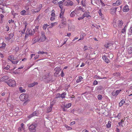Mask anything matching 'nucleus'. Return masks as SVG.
Returning <instances> with one entry per match:
<instances>
[{"instance_id": "obj_63", "label": "nucleus", "mask_w": 132, "mask_h": 132, "mask_svg": "<svg viewBox=\"0 0 132 132\" xmlns=\"http://www.w3.org/2000/svg\"><path fill=\"white\" fill-rule=\"evenodd\" d=\"M126 31V30L125 29H122V31H121V32L122 33H124Z\"/></svg>"}, {"instance_id": "obj_1", "label": "nucleus", "mask_w": 132, "mask_h": 132, "mask_svg": "<svg viewBox=\"0 0 132 132\" xmlns=\"http://www.w3.org/2000/svg\"><path fill=\"white\" fill-rule=\"evenodd\" d=\"M28 97V95L25 94H21L19 98L21 101H24L25 100L23 103L24 105L26 104V103L28 102V100H27Z\"/></svg>"}, {"instance_id": "obj_7", "label": "nucleus", "mask_w": 132, "mask_h": 132, "mask_svg": "<svg viewBox=\"0 0 132 132\" xmlns=\"http://www.w3.org/2000/svg\"><path fill=\"white\" fill-rule=\"evenodd\" d=\"M64 4L67 6H72L73 5V3L71 1L68 0L64 3Z\"/></svg>"}, {"instance_id": "obj_22", "label": "nucleus", "mask_w": 132, "mask_h": 132, "mask_svg": "<svg viewBox=\"0 0 132 132\" xmlns=\"http://www.w3.org/2000/svg\"><path fill=\"white\" fill-rule=\"evenodd\" d=\"M110 11L111 13V14H113L116 13V10L115 9V8H113V9H111Z\"/></svg>"}, {"instance_id": "obj_14", "label": "nucleus", "mask_w": 132, "mask_h": 132, "mask_svg": "<svg viewBox=\"0 0 132 132\" xmlns=\"http://www.w3.org/2000/svg\"><path fill=\"white\" fill-rule=\"evenodd\" d=\"M123 22L122 20H118V26L119 28H121L123 24Z\"/></svg>"}, {"instance_id": "obj_8", "label": "nucleus", "mask_w": 132, "mask_h": 132, "mask_svg": "<svg viewBox=\"0 0 132 132\" xmlns=\"http://www.w3.org/2000/svg\"><path fill=\"white\" fill-rule=\"evenodd\" d=\"M121 90L119 89L116 91H113L112 93V95L114 96H116L120 92Z\"/></svg>"}, {"instance_id": "obj_11", "label": "nucleus", "mask_w": 132, "mask_h": 132, "mask_svg": "<svg viewBox=\"0 0 132 132\" xmlns=\"http://www.w3.org/2000/svg\"><path fill=\"white\" fill-rule=\"evenodd\" d=\"M102 58L104 61L107 63H109L110 61L109 59H108L105 55L103 56Z\"/></svg>"}, {"instance_id": "obj_23", "label": "nucleus", "mask_w": 132, "mask_h": 132, "mask_svg": "<svg viewBox=\"0 0 132 132\" xmlns=\"http://www.w3.org/2000/svg\"><path fill=\"white\" fill-rule=\"evenodd\" d=\"M113 75L115 77H118L120 76V74L119 72H117L113 73Z\"/></svg>"}, {"instance_id": "obj_5", "label": "nucleus", "mask_w": 132, "mask_h": 132, "mask_svg": "<svg viewBox=\"0 0 132 132\" xmlns=\"http://www.w3.org/2000/svg\"><path fill=\"white\" fill-rule=\"evenodd\" d=\"M7 83L10 86L14 87L15 86V82L14 80H9Z\"/></svg>"}, {"instance_id": "obj_32", "label": "nucleus", "mask_w": 132, "mask_h": 132, "mask_svg": "<svg viewBox=\"0 0 132 132\" xmlns=\"http://www.w3.org/2000/svg\"><path fill=\"white\" fill-rule=\"evenodd\" d=\"M97 89L98 90H102L103 89V88L102 86H100L98 87Z\"/></svg>"}, {"instance_id": "obj_60", "label": "nucleus", "mask_w": 132, "mask_h": 132, "mask_svg": "<svg viewBox=\"0 0 132 132\" xmlns=\"http://www.w3.org/2000/svg\"><path fill=\"white\" fill-rule=\"evenodd\" d=\"M58 4L59 5V7H60V8H61L62 10L63 8V6H62V4Z\"/></svg>"}, {"instance_id": "obj_39", "label": "nucleus", "mask_w": 132, "mask_h": 132, "mask_svg": "<svg viewBox=\"0 0 132 132\" xmlns=\"http://www.w3.org/2000/svg\"><path fill=\"white\" fill-rule=\"evenodd\" d=\"M48 26H49V25H48L47 24H45L44 25L43 28L44 29L46 30L47 28V27Z\"/></svg>"}, {"instance_id": "obj_48", "label": "nucleus", "mask_w": 132, "mask_h": 132, "mask_svg": "<svg viewBox=\"0 0 132 132\" xmlns=\"http://www.w3.org/2000/svg\"><path fill=\"white\" fill-rule=\"evenodd\" d=\"M132 33V25L130 27V29H129V33L131 34Z\"/></svg>"}, {"instance_id": "obj_41", "label": "nucleus", "mask_w": 132, "mask_h": 132, "mask_svg": "<svg viewBox=\"0 0 132 132\" xmlns=\"http://www.w3.org/2000/svg\"><path fill=\"white\" fill-rule=\"evenodd\" d=\"M6 44L5 43H3L2 46L0 47L1 48H4L5 47Z\"/></svg>"}, {"instance_id": "obj_40", "label": "nucleus", "mask_w": 132, "mask_h": 132, "mask_svg": "<svg viewBox=\"0 0 132 132\" xmlns=\"http://www.w3.org/2000/svg\"><path fill=\"white\" fill-rule=\"evenodd\" d=\"M64 12L63 11H61V12L60 14V18H63V15L64 14Z\"/></svg>"}, {"instance_id": "obj_9", "label": "nucleus", "mask_w": 132, "mask_h": 132, "mask_svg": "<svg viewBox=\"0 0 132 132\" xmlns=\"http://www.w3.org/2000/svg\"><path fill=\"white\" fill-rule=\"evenodd\" d=\"M54 12L55 11L54 10H53L52 11V13L51 15L52 16L50 18V20L51 21L54 20L55 19V15L54 13Z\"/></svg>"}, {"instance_id": "obj_35", "label": "nucleus", "mask_w": 132, "mask_h": 132, "mask_svg": "<svg viewBox=\"0 0 132 132\" xmlns=\"http://www.w3.org/2000/svg\"><path fill=\"white\" fill-rule=\"evenodd\" d=\"M26 12V11L25 10H23L22 11H21L20 12V14L21 15H25V13Z\"/></svg>"}, {"instance_id": "obj_21", "label": "nucleus", "mask_w": 132, "mask_h": 132, "mask_svg": "<svg viewBox=\"0 0 132 132\" xmlns=\"http://www.w3.org/2000/svg\"><path fill=\"white\" fill-rule=\"evenodd\" d=\"M125 103V101L124 99H122L119 103V105L121 107Z\"/></svg>"}, {"instance_id": "obj_47", "label": "nucleus", "mask_w": 132, "mask_h": 132, "mask_svg": "<svg viewBox=\"0 0 132 132\" xmlns=\"http://www.w3.org/2000/svg\"><path fill=\"white\" fill-rule=\"evenodd\" d=\"M94 78L96 79H102V78H101L100 77L96 75H95L94 76Z\"/></svg>"}, {"instance_id": "obj_50", "label": "nucleus", "mask_w": 132, "mask_h": 132, "mask_svg": "<svg viewBox=\"0 0 132 132\" xmlns=\"http://www.w3.org/2000/svg\"><path fill=\"white\" fill-rule=\"evenodd\" d=\"M38 54H43L44 53L47 54L46 52H44L43 51H39L38 52Z\"/></svg>"}, {"instance_id": "obj_25", "label": "nucleus", "mask_w": 132, "mask_h": 132, "mask_svg": "<svg viewBox=\"0 0 132 132\" xmlns=\"http://www.w3.org/2000/svg\"><path fill=\"white\" fill-rule=\"evenodd\" d=\"M82 79V78L81 76H80L79 77V79H77L76 80V82L78 83L80 82Z\"/></svg>"}, {"instance_id": "obj_64", "label": "nucleus", "mask_w": 132, "mask_h": 132, "mask_svg": "<svg viewBox=\"0 0 132 132\" xmlns=\"http://www.w3.org/2000/svg\"><path fill=\"white\" fill-rule=\"evenodd\" d=\"M82 132H88V131L86 129H84L82 131Z\"/></svg>"}, {"instance_id": "obj_16", "label": "nucleus", "mask_w": 132, "mask_h": 132, "mask_svg": "<svg viewBox=\"0 0 132 132\" xmlns=\"http://www.w3.org/2000/svg\"><path fill=\"white\" fill-rule=\"evenodd\" d=\"M81 5L84 7H86V0H82L81 1Z\"/></svg>"}, {"instance_id": "obj_26", "label": "nucleus", "mask_w": 132, "mask_h": 132, "mask_svg": "<svg viewBox=\"0 0 132 132\" xmlns=\"http://www.w3.org/2000/svg\"><path fill=\"white\" fill-rule=\"evenodd\" d=\"M128 50V53L130 54L132 53V47H129Z\"/></svg>"}, {"instance_id": "obj_12", "label": "nucleus", "mask_w": 132, "mask_h": 132, "mask_svg": "<svg viewBox=\"0 0 132 132\" xmlns=\"http://www.w3.org/2000/svg\"><path fill=\"white\" fill-rule=\"evenodd\" d=\"M9 79L8 76H4L2 77L0 80L1 81H3L6 80H7Z\"/></svg>"}, {"instance_id": "obj_33", "label": "nucleus", "mask_w": 132, "mask_h": 132, "mask_svg": "<svg viewBox=\"0 0 132 132\" xmlns=\"http://www.w3.org/2000/svg\"><path fill=\"white\" fill-rule=\"evenodd\" d=\"M98 13L102 17V15L103 14L102 13V10L101 9H100L99 11H98Z\"/></svg>"}, {"instance_id": "obj_54", "label": "nucleus", "mask_w": 132, "mask_h": 132, "mask_svg": "<svg viewBox=\"0 0 132 132\" xmlns=\"http://www.w3.org/2000/svg\"><path fill=\"white\" fill-rule=\"evenodd\" d=\"M11 13L12 15L14 16V18L16 14V13H14V11H11Z\"/></svg>"}, {"instance_id": "obj_46", "label": "nucleus", "mask_w": 132, "mask_h": 132, "mask_svg": "<svg viewBox=\"0 0 132 132\" xmlns=\"http://www.w3.org/2000/svg\"><path fill=\"white\" fill-rule=\"evenodd\" d=\"M124 122V121L123 120H121V121L119 122L118 123V124L119 125V126H122V122Z\"/></svg>"}, {"instance_id": "obj_45", "label": "nucleus", "mask_w": 132, "mask_h": 132, "mask_svg": "<svg viewBox=\"0 0 132 132\" xmlns=\"http://www.w3.org/2000/svg\"><path fill=\"white\" fill-rule=\"evenodd\" d=\"M12 63L14 64H17L19 62V61H11Z\"/></svg>"}, {"instance_id": "obj_20", "label": "nucleus", "mask_w": 132, "mask_h": 132, "mask_svg": "<svg viewBox=\"0 0 132 132\" xmlns=\"http://www.w3.org/2000/svg\"><path fill=\"white\" fill-rule=\"evenodd\" d=\"M76 11L75 10H74L70 14V16L72 17H74L75 16V14H76Z\"/></svg>"}, {"instance_id": "obj_4", "label": "nucleus", "mask_w": 132, "mask_h": 132, "mask_svg": "<svg viewBox=\"0 0 132 132\" xmlns=\"http://www.w3.org/2000/svg\"><path fill=\"white\" fill-rule=\"evenodd\" d=\"M46 39V37L45 36V33L43 31L42 32L40 38L38 39V42H39L44 41Z\"/></svg>"}, {"instance_id": "obj_17", "label": "nucleus", "mask_w": 132, "mask_h": 132, "mask_svg": "<svg viewBox=\"0 0 132 132\" xmlns=\"http://www.w3.org/2000/svg\"><path fill=\"white\" fill-rule=\"evenodd\" d=\"M53 106L51 105L50 107H48L47 109V113H49L52 111V110Z\"/></svg>"}, {"instance_id": "obj_15", "label": "nucleus", "mask_w": 132, "mask_h": 132, "mask_svg": "<svg viewBox=\"0 0 132 132\" xmlns=\"http://www.w3.org/2000/svg\"><path fill=\"white\" fill-rule=\"evenodd\" d=\"M38 83L37 82H34L33 83H31L29 84L28 85V87H34L36 85H37Z\"/></svg>"}, {"instance_id": "obj_30", "label": "nucleus", "mask_w": 132, "mask_h": 132, "mask_svg": "<svg viewBox=\"0 0 132 132\" xmlns=\"http://www.w3.org/2000/svg\"><path fill=\"white\" fill-rule=\"evenodd\" d=\"M56 100H53L51 103L50 104V105L52 106H53L54 104L56 102Z\"/></svg>"}, {"instance_id": "obj_58", "label": "nucleus", "mask_w": 132, "mask_h": 132, "mask_svg": "<svg viewBox=\"0 0 132 132\" xmlns=\"http://www.w3.org/2000/svg\"><path fill=\"white\" fill-rule=\"evenodd\" d=\"M84 18V16H83L81 17H79L78 18V19L79 20H80L82 19H83Z\"/></svg>"}, {"instance_id": "obj_34", "label": "nucleus", "mask_w": 132, "mask_h": 132, "mask_svg": "<svg viewBox=\"0 0 132 132\" xmlns=\"http://www.w3.org/2000/svg\"><path fill=\"white\" fill-rule=\"evenodd\" d=\"M71 105V103H69L67 104H66L65 106V107L67 108H68L70 107Z\"/></svg>"}, {"instance_id": "obj_28", "label": "nucleus", "mask_w": 132, "mask_h": 132, "mask_svg": "<svg viewBox=\"0 0 132 132\" xmlns=\"http://www.w3.org/2000/svg\"><path fill=\"white\" fill-rule=\"evenodd\" d=\"M66 93L65 92H63L61 94V97L62 98H63L65 97V95H66Z\"/></svg>"}, {"instance_id": "obj_6", "label": "nucleus", "mask_w": 132, "mask_h": 132, "mask_svg": "<svg viewBox=\"0 0 132 132\" xmlns=\"http://www.w3.org/2000/svg\"><path fill=\"white\" fill-rule=\"evenodd\" d=\"M39 115V113L37 111H35L33 112L31 114L28 116V118L30 119L35 116H38Z\"/></svg>"}, {"instance_id": "obj_49", "label": "nucleus", "mask_w": 132, "mask_h": 132, "mask_svg": "<svg viewBox=\"0 0 132 132\" xmlns=\"http://www.w3.org/2000/svg\"><path fill=\"white\" fill-rule=\"evenodd\" d=\"M113 55L112 54H110L109 55V57L110 59H111L113 57Z\"/></svg>"}, {"instance_id": "obj_51", "label": "nucleus", "mask_w": 132, "mask_h": 132, "mask_svg": "<svg viewBox=\"0 0 132 132\" xmlns=\"http://www.w3.org/2000/svg\"><path fill=\"white\" fill-rule=\"evenodd\" d=\"M98 82L96 80H95L93 82V85H96L98 84Z\"/></svg>"}, {"instance_id": "obj_13", "label": "nucleus", "mask_w": 132, "mask_h": 132, "mask_svg": "<svg viewBox=\"0 0 132 132\" xmlns=\"http://www.w3.org/2000/svg\"><path fill=\"white\" fill-rule=\"evenodd\" d=\"M128 6L127 5H126L125 6H124L123 9V12H128L129 10Z\"/></svg>"}, {"instance_id": "obj_52", "label": "nucleus", "mask_w": 132, "mask_h": 132, "mask_svg": "<svg viewBox=\"0 0 132 132\" xmlns=\"http://www.w3.org/2000/svg\"><path fill=\"white\" fill-rule=\"evenodd\" d=\"M10 68V66L9 65H7L6 67H5L4 69L6 70H8Z\"/></svg>"}, {"instance_id": "obj_3", "label": "nucleus", "mask_w": 132, "mask_h": 132, "mask_svg": "<svg viewBox=\"0 0 132 132\" xmlns=\"http://www.w3.org/2000/svg\"><path fill=\"white\" fill-rule=\"evenodd\" d=\"M37 126L36 124H32L29 127V130L31 132H35L36 131V128Z\"/></svg>"}, {"instance_id": "obj_2", "label": "nucleus", "mask_w": 132, "mask_h": 132, "mask_svg": "<svg viewBox=\"0 0 132 132\" xmlns=\"http://www.w3.org/2000/svg\"><path fill=\"white\" fill-rule=\"evenodd\" d=\"M34 33L35 31L34 29L30 30L29 29H27L26 33L25 38L26 39L29 35H30V36H32Z\"/></svg>"}, {"instance_id": "obj_37", "label": "nucleus", "mask_w": 132, "mask_h": 132, "mask_svg": "<svg viewBox=\"0 0 132 132\" xmlns=\"http://www.w3.org/2000/svg\"><path fill=\"white\" fill-rule=\"evenodd\" d=\"M83 111L84 110H78V112L80 114H83Z\"/></svg>"}, {"instance_id": "obj_53", "label": "nucleus", "mask_w": 132, "mask_h": 132, "mask_svg": "<svg viewBox=\"0 0 132 132\" xmlns=\"http://www.w3.org/2000/svg\"><path fill=\"white\" fill-rule=\"evenodd\" d=\"M39 26H37L35 28V30H34L35 31H38V29H39Z\"/></svg>"}, {"instance_id": "obj_62", "label": "nucleus", "mask_w": 132, "mask_h": 132, "mask_svg": "<svg viewBox=\"0 0 132 132\" xmlns=\"http://www.w3.org/2000/svg\"><path fill=\"white\" fill-rule=\"evenodd\" d=\"M26 29H25V28H24L23 29V30L21 31V33H22V34H24Z\"/></svg>"}, {"instance_id": "obj_19", "label": "nucleus", "mask_w": 132, "mask_h": 132, "mask_svg": "<svg viewBox=\"0 0 132 132\" xmlns=\"http://www.w3.org/2000/svg\"><path fill=\"white\" fill-rule=\"evenodd\" d=\"M54 70L56 71V74H58L59 73V71L61 70V69L59 67L55 68Z\"/></svg>"}, {"instance_id": "obj_43", "label": "nucleus", "mask_w": 132, "mask_h": 132, "mask_svg": "<svg viewBox=\"0 0 132 132\" xmlns=\"http://www.w3.org/2000/svg\"><path fill=\"white\" fill-rule=\"evenodd\" d=\"M64 0H62L61 1H60V0L59 1H58V2L57 3V4H63V3L64 2Z\"/></svg>"}, {"instance_id": "obj_27", "label": "nucleus", "mask_w": 132, "mask_h": 132, "mask_svg": "<svg viewBox=\"0 0 132 132\" xmlns=\"http://www.w3.org/2000/svg\"><path fill=\"white\" fill-rule=\"evenodd\" d=\"M19 89L20 91L21 92H25L26 90L24 89H23V88L22 87H20L19 88Z\"/></svg>"}, {"instance_id": "obj_59", "label": "nucleus", "mask_w": 132, "mask_h": 132, "mask_svg": "<svg viewBox=\"0 0 132 132\" xmlns=\"http://www.w3.org/2000/svg\"><path fill=\"white\" fill-rule=\"evenodd\" d=\"M9 57L12 60H15V59H14V57H13V56L12 55H10L9 56Z\"/></svg>"}, {"instance_id": "obj_10", "label": "nucleus", "mask_w": 132, "mask_h": 132, "mask_svg": "<svg viewBox=\"0 0 132 132\" xmlns=\"http://www.w3.org/2000/svg\"><path fill=\"white\" fill-rule=\"evenodd\" d=\"M113 44L112 43H110L105 44V47L107 48L111 49Z\"/></svg>"}, {"instance_id": "obj_61", "label": "nucleus", "mask_w": 132, "mask_h": 132, "mask_svg": "<svg viewBox=\"0 0 132 132\" xmlns=\"http://www.w3.org/2000/svg\"><path fill=\"white\" fill-rule=\"evenodd\" d=\"M19 48L18 47H16L15 48V50L16 52H17Z\"/></svg>"}, {"instance_id": "obj_29", "label": "nucleus", "mask_w": 132, "mask_h": 132, "mask_svg": "<svg viewBox=\"0 0 132 132\" xmlns=\"http://www.w3.org/2000/svg\"><path fill=\"white\" fill-rule=\"evenodd\" d=\"M111 122L110 121H109L106 125V127L107 128H110L111 126Z\"/></svg>"}, {"instance_id": "obj_55", "label": "nucleus", "mask_w": 132, "mask_h": 132, "mask_svg": "<svg viewBox=\"0 0 132 132\" xmlns=\"http://www.w3.org/2000/svg\"><path fill=\"white\" fill-rule=\"evenodd\" d=\"M61 94H60V93H58L57 94V97H56V98H59V97H61Z\"/></svg>"}, {"instance_id": "obj_36", "label": "nucleus", "mask_w": 132, "mask_h": 132, "mask_svg": "<svg viewBox=\"0 0 132 132\" xmlns=\"http://www.w3.org/2000/svg\"><path fill=\"white\" fill-rule=\"evenodd\" d=\"M89 14V13L88 11H86L84 14L83 15V16H84V17L87 16V15H88Z\"/></svg>"}, {"instance_id": "obj_56", "label": "nucleus", "mask_w": 132, "mask_h": 132, "mask_svg": "<svg viewBox=\"0 0 132 132\" xmlns=\"http://www.w3.org/2000/svg\"><path fill=\"white\" fill-rule=\"evenodd\" d=\"M39 56V55H36L34 57V60H35L36 59L38 58Z\"/></svg>"}, {"instance_id": "obj_42", "label": "nucleus", "mask_w": 132, "mask_h": 132, "mask_svg": "<svg viewBox=\"0 0 132 132\" xmlns=\"http://www.w3.org/2000/svg\"><path fill=\"white\" fill-rule=\"evenodd\" d=\"M97 98L98 100H101L102 99V96L101 95H98L97 96Z\"/></svg>"}, {"instance_id": "obj_18", "label": "nucleus", "mask_w": 132, "mask_h": 132, "mask_svg": "<svg viewBox=\"0 0 132 132\" xmlns=\"http://www.w3.org/2000/svg\"><path fill=\"white\" fill-rule=\"evenodd\" d=\"M62 19L61 20V21H62V23L63 24H66V19L64 17H63V18H61Z\"/></svg>"}, {"instance_id": "obj_38", "label": "nucleus", "mask_w": 132, "mask_h": 132, "mask_svg": "<svg viewBox=\"0 0 132 132\" xmlns=\"http://www.w3.org/2000/svg\"><path fill=\"white\" fill-rule=\"evenodd\" d=\"M42 18L41 16L39 14L37 17L36 20L37 21H39V20L41 19Z\"/></svg>"}, {"instance_id": "obj_24", "label": "nucleus", "mask_w": 132, "mask_h": 132, "mask_svg": "<svg viewBox=\"0 0 132 132\" xmlns=\"http://www.w3.org/2000/svg\"><path fill=\"white\" fill-rule=\"evenodd\" d=\"M121 2V0H118L116 2V3H113V5H115L116 4L117 5H118L120 4Z\"/></svg>"}, {"instance_id": "obj_57", "label": "nucleus", "mask_w": 132, "mask_h": 132, "mask_svg": "<svg viewBox=\"0 0 132 132\" xmlns=\"http://www.w3.org/2000/svg\"><path fill=\"white\" fill-rule=\"evenodd\" d=\"M121 113H119L118 115L117 116V117L119 119L120 118Z\"/></svg>"}, {"instance_id": "obj_31", "label": "nucleus", "mask_w": 132, "mask_h": 132, "mask_svg": "<svg viewBox=\"0 0 132 132\" xmlns=\"http://www.w3.org/2000/svg\"><path fill=\"white\" fill-rule=\"evenodd\" d=\"M14 36L13 34V33L10 34H9V39L8 40H10V39H11V38L13 37Z\"/></svg>"}, {"instance_id": "obj_44", "label": "nucleus", "mask_w": 132, "mask_h": 132, "mask_svg": "<svg viewBox=\"0 0 132 132\" xmlns=\"http://www.w3.org/2000/svg\"><path fill=\"white\" fill-rule=\"evenodd\" d=\"M115 9L116 10V11H117L118 12H119L121 9V7H117L115 8Z\"/></svg>"}]
</instances>
